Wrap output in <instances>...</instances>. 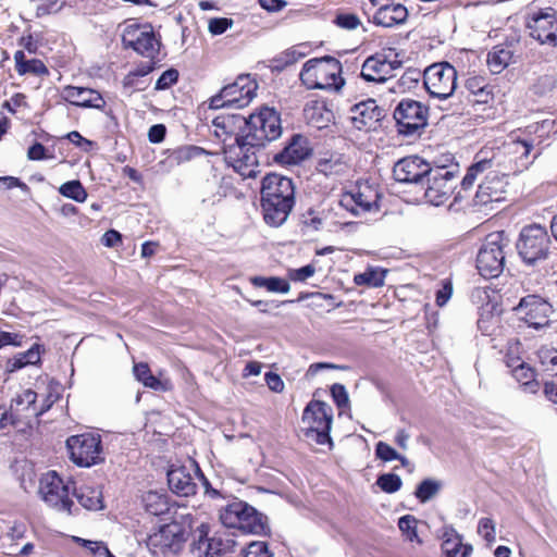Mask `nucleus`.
Returning <instances> with one entry per match:
<instances>
[{"label":"nucleus","instance_id":"603ef678","mask_svg":"<svg viewBox=\"0 0 557 557\" xmlns=\"http://www.w3.org/2000/svg\"><path fill=\"white\" fill-rule=\"evenodd\" d=\"M398 528L403 535L409 541L418 537V520L413 516L406 515L400 517L398 520Z\"/></svg>","mask_w":557,"mask_h":557},{"label":"nucleus","instance_id":"69168bd1","mask_svg":"<svg viewBox=\"0 0 557 557\" xmlns=\"http://www.w3.org/2000/svg\"><path fill=\"white\" fill-rule=\"evenodd\" d=\"M233 21L226 17H214L209 21V32L212 35H221L232 27Z\"/></svg>","mask_w":557,"mask_h":557},{"label":"nucleus","instance_id":"f257e3e1","mask_svg":"<svg viewBox=\"0 0 557 557\" xmlns=\"http://www.w3.org/2000/svg\"><path fill=\"white\" fill-rule=\"evenodd\" d=\"M282 134L281 117L274 109L264 108L245 119V127L234 143L224 140L225 161L240 175L252 176L259 165L258 152Z\"/></svg>","mask_w":557,"mask_h":557},{"label":"nucleus","instance_id":"20e7f679","mask_svg":"<svg viewBox=\"0 0 557 557\" xmlns=\"http://www.w3.org/2000/svg\"><path fill=\"white\" fill-rule=\"evenodd\" d=\"M188 534L189 532L184 523L171 521L152 532L146 544L153 557H177L187 541Z\"/></svg>","mask_w":557,"mask_h":557},{"label":"nucleus","instance_id":"4c0bfd02","mask_svg":"<svg viewBox=\"0 0 557 557\" xmlns=\"http://www.w3.org/2000/svg\"><path fill=\"white\" fill-rule=\"evenodd\" d=\"M250 511L247 512L245 517L247 523L255 527V524H259L256 530H239L245 534H255V535H268L270 534V527L268 523V517L261 512H259L256 508L250 506Z\"/></svg>","mask_w":557,"mask_h":557},{"label":"nucleus","instance_id":"1a4fd4ad","mask_svg":"<svg viewBox=\"0 0 557 557\" xmlns=\"http://www.w3.org/2000/svg\"><path fill=\"white\" fill-rule=\"evenodd\" d=\"M258 85L250 75H239L235 82L224 86L210 98V109L247 107L256 97Z\"/></svg>","mask_w":557,"mask_h":557},{"label":"nucleus","instance_id":"9d476101","mask_svg":"<svg viewBox=\"0 0 557 557\" xmlns=\"http://www.w3.org/2000/svg\"><path fill=\"white\" fill-rule=\"evenodd\" d=\"M66 447L71 460L78 467L89 468L104 461L101 437L98 434L70 436L66 440Z\"/></svg>","mask_w":557,"mask_h":557},{"label":"nucleus","instance_id":"49530a36","mask_svg":"<svg viewBox=\"0 0 557 557\" xmlns=\"http://www.w3.org/2000/svg\"><path fill=\"white\" fill-rule=\"evenodd\" d=\"M305 55L306 53L300 51L298 48H289L273 59V69L276 71H283L287 66L302 59Z\"/></svg>","mask_w":557,"mask_h":557},{"label":"nucleus","instance_id":"774afa93","mask_svg":"<svg viewBox=\"0 0 557 557\" xmlns=\"http://www.w3.org/2000/svg\"><path fill=\"white\" fill-rule=\"evenodd\" d=\"M315 272V269L312 264H307L299 269H295L290 272L289 276L293 281L304 282L307 278L311 277Z\"/></svg>","mask_w":557,"mask_h":557},{"label":"nucleus","instance_id":"ea45409f","mask_svg":"<svg viewBox=\"0 0 557 557\" xmlns=\"http://www.w3.org/2000/svg\"><path fill=\"white\" fill-rule=\"evenodd\" d=\"M466 87L470 91V94L476 97V102H488L491 98V90L488 89V85L485 83V79L483 77H470L466 83Z\"/></svg>","mask_w":557,"mask_h":557},{"label":"nucleus","instance_id":"72a5a7b5","mask_svg":"<svg viewBox=\"0 0 557 557\" xmlns=\"http://www.w3.org/2000/svg\"><path fill=\"white\" fill-rule=\"evenodd\" d=\"M42 351H45L44 347L35 343L26 351L16 354L9 360L11 371L40 363Z\"/></svg>","mask_w":557,"mask_h":557},{"label":"nucleus","instance_id":"bb28decb","mask_svg":"<svg viewBox=\"0 0 557 557\" xmlns=\"http://www.w3.org/2000/svg\"><path fill=\"white\" fill-rule=\"evenodd\" d=\"M502 160L499 156L493 154L491 158L484 157L483 152H479L475 156V162L468 169L465 175L461 186L463 189H468L473 186L479 175L485 174L491 168H500Z\"/></svg>","mask_w":557,"mask_h":557},{"label":"nucleus","instance_id":"e2e57ef3","mask_svg":"<svg viewBox=\"0 0 557 557\" xmlns=\"http://www.w3.org/2000/svg\"><path fill=\"white\" fill-rule=\"evenodd\" d=\"M331 395L338 408H345L349 404L348 393L343 384L335 383L331 387Z\"/></svg>","mask_w":557,"mask_h":557},{"label":"nucleus","instance_id":"6e6552de","mask_svg":"<svg viewBox=\"0 0 557 557\" xmlns=\"http://www.w3.org/2000/svg\"><path fill=\"white\" fill-rule=\"evenodd\" d=\"M507 246L504 232H494L485 237L476 257V269L483 277H497L504 271V249Z\"/></svg>","mask_w":557,"mask_h":557},{"label":"nucleus","instance_id":"e433bc0d","mask_svg":"<svg viewBox=\"0 0 557 557\" xmlns=\"http://www.w3.org/2000/svg\"><path fill=\"white\" fill-rule=\"evenodd\" d=\"M144 506L147 512L153 516H160L169 510V504L166 497L157 492H148L145 494Z\"/></svg>","mask_w":557,"mask_h":557},{"label":"nucleus","instance_id":"2eb2a0df","mask_svg":"<svg viewBox=\"0 0 557 557\" xmlns=\"http://www.w3.org/2000/svg\"><path fill=\"white\" fill-rule=\"evenodd\" d=\"M516 311L520 319L523 320L528 326L535 330H541L549 325V317L553 312L552 305L537 295H528L523 297Z\"/></svg>","mask_w":557,"mask_h":557},{"label":"nucleus","instance_id":"58836bf2","mask_svg":"<svg viewBox=\"0 0 557 557\" xmlns=\"http://www.w3.org/2000/svg\"><path fill=\"white\" fill-rule=\"evenodd\" d=\"M59 193L62 196L70 198L76 202H84L88 196L85 187L78 180H73V181L63 183L59 187Z\"/></svg>","mask_w":557,"mask_h":557},{"label":"nucleus","instance_id":"a19ab883","mask_svg":"<svg viewBox=\"0 0 557 557\" xmlns=\"http://www.w3.org/2000/svg\"><path fill=\"white\" fill-rule=\"evenodd\" d=\"M511 60V52L506 49H495L487 54V65L493 74H499Z\"/></svg>","mask_w":557,"mask_h":557},{"label":"nucleus","instance_id":"4468645a","mask_svg":"<svg viewBox=\"0 0 557 557\" xmlns=\"http://www.w3.org/2000/svg\"><path fill=\"white\" fill-rule=\"evenodd\" d=\"M507 176L500 168H491L486 172L484 181L479 185L474 196V206L483 207L493 202H500L505 199L507 191Z\"/></svg>","mask_w":557,"mask_h":557},{"label":"nucleus","instance_id":"c756f323","mask_svg":"<svg viewBox=\"0 0 557 557\" xmlns=\"http://www.w3.org/2000/svg\"><path fill=\"white\" fill-rule=\"evenodd\" d=\"M393 175L399 183H418V156H409L398 160L393 168Z\"/></svg>","mask_w":557,"mask_h":557},{"label":"nucleus","instance_id":"052dcab7","mask_svg":"<svg viewBox=\"0 0 557 557\" xmlns=\"http://www.w3.org/2000/svg\"><path fill=\"white\" fill-rule=\"evenodd\" d=\"M193 467H194L193 471L195 472V475L197 476V479H199L201 481V484L205 488L206 495H208L210 498H213V499L222 498L223 495H222L221 491L213 488L211 486L209 480L203 475L199 466L196 462H194Z\"/></svg>","mask_w":557,"mask_h":557},{"label":"nucleus","instance_id":"7c9ffc66","mask_svg":"<svg viewBox=\"0 0 557 557\" xmlns=\"http://www.w3.org/2000/svg\"><path fill=\"white\" fill-rule=\"evenodd\" d=\"M332 219V208L320 205L307 209L301 214V223L305 227L312 231H320Z\"/></svg>","mask_w":557,"mask_h":557},{"label":"nucleus","instance_id":"412c9836","mask_svg":"<svg viewBox=\"0 0 557 557\" xmlns=\"http://www.w3.org/2000/svg\"><path fill=\"white\" fill-rule=\"evenodd\" d=\"M247 512L250 511V505L238 499L232 500L225 507H223L220 511V520L222 524L227 529H237L239 530H256L259 524H255V527L245 522V517Z\"/></svg>","mask_w":557,"mask_h":557},{"label":"nucleus","instance_id":"a878e982","mask_svg":"<svg viewBox=\"0 0 557 557\" xmlns=\"http://www.w3.org/2000/svg\"><path fill=\"white\" fill-rule=\"evenodd\" d=\"M339 206L349 211L352 215L358 216L362 213L370 212L375 206V201L360 191V189H357L344 193L341 196Z\"/></svg>","mask_w":557,"mask_h":557},{"label":"nucleus","instance_id":"864d4df0","mask_svg":"<svg viewBox=\"0 0 557 557\" xmlns=\"http://www.w3.org/2000/svg\"><path fill=\"white\" fill-rule=\"evenodd\" d=\"M376 485L385 493H395L401 486V479L394 473H385L377 478Z\"/></svg>","mask_w":557,"mask_h":557},{"label":"nucleus","instance_id":"4d7b16f0","mask_svg":"<svg viewBox=\"0 0 557 557\" xmlns=\"http://www.w3.org/2000/svg\"><path fill=\"white\" fill-rule=\"evenodd\" d=\"M76 542L81 543L82 546L86 547L94 556L97 557H113L109 548L103 542H96L75 537Z\"/></svg>","mask_w":557,"mask_h":557},{"label":"nucleus","instance_id":"37998d69","mask_svg":"<svg viewBox=\"0 0 557 557\" xmlns=\"http://www.w3.org/2000/svg\"><path fill=\"white\" fill-rule=\"evenodd\" d=\"M442 480L428 478L420 481V503H428L434 499L443 490Z\"/></svg>","mask_w":557,"mask_h":557},{"label":"nucleus","instance_id":"f03ea898","mask_svg":"<svg viewBox=\"0 0 557 557\" xmlns=\"http://www.w3.org/2000/svg\"><path fill=\"white\" fill-rule=\"evenodd\" d=\"M261 208L264 222L281 226L295 206V185L292 178L276 173L267 174L261 181Z\"/></svg>","mask_w":557,"mask_h":557},{"label":"nucleus","instance_id":"c9c22d12","mask_svg":"<svg viewBox=\"0 0 557 557\" xmlns=\"http://www.w3.org/2000/svg\"><path fill=\"white\" fill-rule=\"evenodd\" d=\"M133 371L135 377L139 382H141L146 387H149L154 391H165L164 384L151 373L148 363H135Z\"/></svg>","mask_w":557,"mask_h":557},{"label":"nucleus","instance_id":"7ed1b4c3","mask_svg":"<svg viewBox=\"0 0 557 557\" xmlns=\"http://www.w3.org/2000/svg\"><path fill=\"white\" fill-rule=\"evenodd\" d=\"M444 165L420 158V186L424 188L425 205L440 207L447 201L453 191L451 181L455 175L453 171L445 170Z\"/></svg>","mask_w":557,"mask_h":557},{"label":"nucleus","instance_id":"a211bd4d","mask_svg":"<svg viewBox=\"0 0 557 557\" xmlns=\"http://www.w3.org/2000/svg\"><path fill=\"white\" fill-rule=\"evenodd\" d=\"M399 66V61H391L386 54L375 53L366 59L360 76L368 83H384L393 76L394 70Z\"/></svg>","mask_w":557,"mask_h":557},{"label":"nucleus","instance_id":"5fc2aeb1","mask_svg":"<svg viewBox=\"0 0 557 557\" xmlns=\"http://www.w3.org/2000/svg\"><path fill=\"white\" fill-rule=\"evenodd\" d=\"M435 300L438 307L445 306L453 295V282L449 277L443 278L437 283Z\"/></svg>","mask_w":557,"mask_h":557},{"label":"nucleus","instance_id":"6e6d98bb","mask_svg":"<svg viewBox=\"0 0 557 557\" xmlns=\"http://www.w3.org/2000/svg\"><path fill=\"white\" fill-rule=\"evenodd\" d=\"M375 455L377 458L384 461L400 460L403 465L406 462V458L400 456L392 446L384 442H379L375 446Z\"/></svg>","mask_w":557,"mask_h":557},{"label":"nucleus","instance_id":"6ab92c4d","mask_svg":"<svg viewBox=\"0 0 557 557\" xmlns=\"http://www.w3.org/2000/svg\"><path fill=\"white\" fill-rule=\"evenodd\" d=\"M318 83L317 89L338 91L345 84L341 62L330 55L317 59Z\"/></svg>","mask_w":557,"mask_h":557},{"label":"nucleus","instance_id":"de8ad7c7","mask_svg":"<svg viewBox=\"0 0 557 557\" xmlns=\"http://www.w3.org/2000/svg\"><path fill=\"white\" fill-rule=\"evenodd\" d=\"M317 58L308 60L301 69L300 81L308 89H317L318 72H317Z\"/></svg>","mask_w":557,"mask_h":557},{"label":"nucleus","instance_id":"5701e85b","mask_svg":"<svg viewBox=\"0 0 557 557\" xmlns=\"http://www.w3.org/2000/svg\"><path fill=\"white\" fill-rule=\"evenodd\" d=\"M393 116L399 134H413L418 129V101L403 99L395 108Z\"/></svg>","mask_w":557,"mask_h":557},{"label":"nucleus","instance_id":"f8f14e48","mask_svg":"<svg viewBox=\"0 0 557 557\" xmlns=\"http://www.w3.org/2000/svg\"><path fill=\"white\" fill-rule=\"evenodd\" d=\"M73 484L65 483L55 471H50L39 481V494L48 506L70 515L74 505L70 497V488Z\"/></svg>","mask_w":557,"mask_h":557},{"label":"nucleus","instance_id":"bf43d9fd","mask_svg":"<svg viewBox=\"0 0 557 557\" xmlns=\"http://www.w3.org/2000/svg\"><path fill=\"white\" fill-rule=\"evenodd\" d=\"M178 79V72L175 69L164 71L156 82V90H164L174 85Z\"/></svg>","mask_w":557,"mask_h":557},{"label":"nucleus","instance_id":"4be33fe9","mask_svg":"<svg viewBox=\"0 0 557 557\" xmlns=\"http://www.w3.org/2000/svg\"><path fill=\"white\" fill-rule=\"evenodd\" d=\"M541 141L535 143L534 138H517L506 146L508 153L518 156L515 162V168L510 169L512 173L521 172L534 162V160L541 154V150H537L532 157L531 152L534 150L535 145H539Z\"/></svg>","mask_w":557,"mask_h":557},{"label":"nucleus","instance_id":"cd10ccee","mask_svg":"<svg viewBox=\"0 0 557 557\" xmlns=\"http://www.w3.org/2000/svg\"><path fill=\"white\" fill-rule=\"evenodd\" d=\"M213 125L218 137L225 136L222 143L224 144L226 140V144H230L234 143L235 135L245 127V117L242 115L216 116L213 120Z\"/></svg>","mask_w":557,"mask_h":557},{"label":"nucleus","instance_id":"79ce46f5","mask_svg":"<svg viewBox=\"0 0 557 557\" xmlns=\"http://www.w3.org/2000/svg\"><path fill=\"white\" fill-rule=\"evenodd\" d=\"M307 116L311 120V122L317 124L318 128H322L326 126V124L333 117V113L331 110L325 108L324 103H314L312 107H307L305 109Z\"/></svg>","mask_w":557,"mask_h":557},{"label":"nucleus","instance_id":"423d86ee","mask_svg":"<svg viewBox=\"0 0 557 557\" xmlns=\"http://www.w3.org/2000/svg\"><path fill=\"white\" fill-rule=\"evenodd\" d=\"M302 423L307 424L304 434L307 440L313 441L319 445H332L330 436L333 410L331 406L321 400H311L304 409Z\"/></svg>","mask_w":557,"mask_h":557},{"label":"nucleus","instance_id":"2f4dec72","mask_svg":"<svg viewBox=\"0 0 557 557\" xmlns=\"http://www.w3.org/2000/svg\"><path fill=\"white\" fill-rule=\"evenodd\" d=\"M507 367L511 369L512 376L521 383V386L525 393L535 394L539 391L540 384L534 379V370L525 362L510 363L507 361Z\"/></svg>","mask_w":557,"mask_h":557},{"label":"nucleus","instance_id":"f704fd0d","mask_svg":"<svg viewBox=\"0 0 557 557\" xmlns=\"http://www.w3.org/2000/svg\"><path fill=\"white\" fill-rule=\"evenodd\" d=\"M319 173L325 176H344L348 172V164L344 161L342 156L332 154L330 158L320 159L317 164Z\"/></svg>","mask_w":557,"mask_h":557},{"label":"nucleus","instance_id":"9b49d317","mask_svg":"<svg viewBox=\"0 0 557 557\" xmlns=\"http://www.w3.org/2000/svg\"><path fill=\"white\" fill-rule=\"evenodd\" d=\"M457 72L447 62L434 63L423 72V85L431 97L447 99L456 88Z\"/></svg>","mask_w":557,"mask_h":557},{"label":"nucleus","instance_id":"dca6fc26","mask_svg":"<svg viewBox=\"0 0 557 557\" xmlns=\"http://www.w3.org/2000/svg\"><path fill=\"white\" fill-rule=\"evenodd\" d=\"M530 35L541 44L557 45V17L550 8L533 13L528 21Z\"/></svg>","mask_w":557,"mask_h":557},{"label":"nucleus","instance_id":"13d9d810","mask_svg":"<svg viewBox=\"0 0 557 557\" xmlns=\"http://www.w3.org/2000/svg\"><path fill=\"white\" fill-rule=\"evenodd\" d=\"M245 557H274V555L269 550L265 542L253 541L247 545Z\"/></svg>","mask_w":557,"mask_h":557},{"label":"nucleus","instance_id":"3c124183","mask_svg":"<svg viewBox=\"0 0 557 557\" xmlns=\"http://www.w3.org/2000/svg\"><path fill=\"white\" fill-rule=\"evenodd\" d=\"M203 153V149L196 146H184L174 150L171 154V159L177 164L187 162L194 158H197Z\"/></svg>","mask_w":557,"mask_h":557},{"label":"nucleus","instance_id":"473e14b6","mask_svg":"<svg viewBox=\"0 0 557 557\" xmlns=\"http://www.w3.org/2000/svg\"><path fill=\"white\" fill-rule=\"evenodd\" d=\"M73 494L78 503L88 510L102 509V493L100 490L92 486H81L79 488L73 487Z\"/></svg>","mask_w":557,"mask_h":557},{"label":"nucleus","instance_id":"f3484780","mask_svg":"<svg viewBox=\"0 0 557 557\" xmlns=\"http://www.w3.org/2000/svg\"><path fill=\"white\" fill-rule=\"evenodd\" d=\"M385 110L377 106L374 99H368L350 108V121L359 131L375 129L377 123L384 117Z\"/></svg>","mask_w":557,"mask_h":557},{"label":"nucleus","instance_id":"a18cd8bd","mask_svg":"<svg viewBox=\"0 0 557 557\" xmlns=\"http://www.w3.org/2000/svg\"><path fill=\"white\" fill-rule=\"evenodd\" d=\"M442 550L445 557H470L473 547L471 544H463L462 539L451 541H444L442 543Z\"/></svg>","mask_w":557,"mask_h":557},{"label":"nucleus","instance_id":"0eeeda50","mask_svg":"<svg viewBox=\"0 0 557 557\" xmlns=\"http://www.w3.org/2000/svg\"><path fill=\"white\" fill-rule=\"evenodd\" d=\"M550 243L546 228L532 224L521 230L516 247L522 261L534 265L548 258Z\"/></svg>","mask_w":557,"mask_h":557},{"label":"nucleus","instance_id":"c85d7f7f","mask_svg":"<svg viewBox=\"0 0 557 557\" xmlns=\"http://www.w3.org/2000/svg\"><path fill=\"white\" fill-rule=\"evenodd\" d=\"M408 11L403 4H383L373 15V23L383 27H392L406 21Z\"/></svg>","mask_w":557,"mask_h":557},{"label":"nucleus","instance_id":"680f3d73","mask_svg":"<svg viewBox=\"0 0 557 557\" xmlns=\"http://www.w3.org/2000/svg\"><path fill=\"white\" fill-rule=\"evenodd\" d=\"M335 23L341 28L351 30L360 25V20L354 13H339L336 15Z\"/></svg>","mask_w":557,"mask_h":557},{"label":"nucleus","instance_id":"b1692460","mask_svg":"<svg viewBox=\"0 0 557 557\" xmlns=\"http://www.w3.org/2000/svg\"><path fill=\"white\" fill-rule=\"evenodd\" d=\"M168 484L170 490L178 496L188 497L196 493L197 483L195 473L191 474L185 466L171 468L168 471Z\"/></svg>","mask_w":557,"mask_h":557},{"label":"nucleus","instance_id":"8fccbe9b","mask_svg":"<svg viewBox=\"0 0 557 557\" xmlns=\"http://www.w3.org/2000/svg\"><path fill=\"white\" fill-rule=\"evenodd\" d=\"M36 400L37 393L33 389H25L12 399L11 408L15 406L16 410H20V407H23V410H27L30 412L29 414H33V408L36 405Z\"/></svg>","mask_w":557,"mask_h":557},{"label":"nucleus","instance_id":"aec40b11","mask_svg":"<svg viewBox=\"0 0 557 557\" xmlns=\"http://www.w3.org/2000/svg\"><path fill=\"white\" fill-rule=\"evenodd\" d=\"M310 153L311 149L308 146V139L300 134H294L288 144L274 154L273 160L282 165L298 164L307 159Z\"/></svg>","mask_w":557,"mask_h":557},{"label":"nucleus","instance_id":"39448f33","mask_svg":"<svg viewBox=\"0 0 557 557\" xmlns=\"http://www.w3.org/2000/svg\"><path fill=\"white\" fill-rule=\"evenodd\" d=\"M210 527L200 523L194 531L190 544L191 557H216L232 553L237 545L234 534L227 530L218 531L209 536Z\"/></svg>","mask_w":557,"mask_h":557},{"label":"nucleus","instance_id":"09e8293b","mask_svg":"<svg viewBox=\"0 0 557 557\" xmlns=\"http://www.w3.org/2000/svg\"><path fill=\"white\" fill-rule=\"evenodd\" d=\"M478 534L485 541L486 546L491 547L496 542V523L493 519L484 517L478 522Z\"/></svg>","mask_w":557,"mask_h":557},{"label":"nucleus","instance_id":"393cba45","mask_svg":"<svg viewBox=\"0 0 557 557\" xmlns=\"http://www.w3.org/2000/svg\"><path fill=\"white\" fill-rule=\"evenodd\" d=\"M63 96L71 104L82 108L103 109L106 101L101 94L95 89L77 86H67Z\"/></svg>","mask_w":557,"mask_h":557},{"label":"nucleus","instance_id":"ddd939ff","mask_svg":"<svg viewBox=\"0 0 557 557\" xmlns=\"http://www.w3.org/2000/svg\"><path fill=\"white\" fill-rule=\"evenodd\" d=\"M122 42L145 58H154L159 52L160 41L150 24H129L122 33Z\"/></svg>","mask_w":557,"mask_h":557},{"label":"nucleus","instance_id":"c03bdc74","mask_svg":"<svg viewBox=\"0 0 557 557\" xmlns=\"http://www.w3.org/2000/svg\"><path fill=\"white\" fill-rule=\"evenodd\" d=\"M386 271L368 269L363 273L355 275V283L357 285H367L369 287H380L384 284Z\"/></svg>","mask_w":557,"mask_h":557},{"label":"nucleus","instance_id":"338daca9","mask_svg":"<svg viewBox=\"0 0 557 557\" xmlns=\"http://www.w3.org/2000/svg\"><path fill=\"white\" fill-rule=\"evenodd\" d=\"M265 288L269 292L286 294L289 292L290 286L286 280L276 276H271L268 277Z\"/></svg>","mask_w":557,"mask_h":557},{"label":"nucleus","instance_id":"0e129e2a","mask_svg":"<svg viewBox=\"0 0 557 557\" xmlns=\"http://www.w3.org/2000/svg\"><path fill=\"white\" fill-rule=\"evenodd\" d=\"M17 73L18 75H25L27 73H32L35 75H45L48 74V69L42 61L38 59H32L27 60L26 65L20 69Z\"/></svg>","mask_w":557,"mask_h":557}]
</instances>
